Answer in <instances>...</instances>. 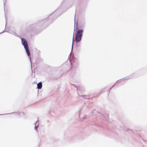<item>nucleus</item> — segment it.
I'll use <instances>...</instances> for the list:
<instances>
[{
    "instance_id": "nucleus-4",
    "label": "nucleus",
    "mask_w": 147,
    "mask_h": 147,
    "mask_svg": "<svg viewBox=\"0 0 147 147\" xmlns=\"http://www.w3.org/2000/svg\"><path fill=\"white\" fill-rule=\"evenodd\" d=\"M25 48L26 49V53H27L28 55V56H30V51H29V50L28 48V47H27Z\"/></svg>"
},
{
    "instance_id": "nucleus-3",
    "label": "nucleus",
    "mask_w": 147,
    "mask_h": 147,
    "mask_svg": "<svg viewBox=\"0 0 147 147\" xmlns=\"http://www.w3.org/2000/svg\"><path fill=\"white\" fill-rule=\"evenodd\" d=\"M37 88L38 89H41L42 87V83L41 82H40L37 84Z\"/></svg>"
},
{
    "instance_id": "nucleus-2",
    "label": "nucleus",
    "mask_w": 147,
    "mask_h": 147,
    "mask_svg": "<svg viewBox=\"0 0 147 147\" xmlns=\"http://www.w3.org/2000/svg\"><path fill=\"white\" fill-rule=\"evenodd\" d=\"M22 44L24 46V48H26L28 47L27 42L25 39H22Z\"/></svg>"
},
{
    "instance_id": "nucleus-5",
    "label": "nucleus",
    "mask_w": 147,
    "mask_h": 147,
    "mask_svg": "<svg viewBox=\"0 0 147 147\" xmlns=\"http://www.w3.org/2000/svg\"><path fill=\"white\" fill-rule=\"evenodd\" d=\"M73 39H74V38H73V40H72V41H73ZM73 45V42L72 43V46Z\"/></svg>"
},
{
    "instance_id": "nucleus-1",
    "label": "nucleus",
    "mask_w": 147,
    "mask_h": 147,
    "mask_svg": "<svg viewBox=\"0 0 147 147\" xmlns=\"http://www.w3.org/2000/svg\"><path fill=\"white\" fill-rule=\"evenodd\" d=\"M83 31V30L81 29L77 31V35L76 37V40L77 42H80L81 40Z\"/></svg>"
}]
</instances>
